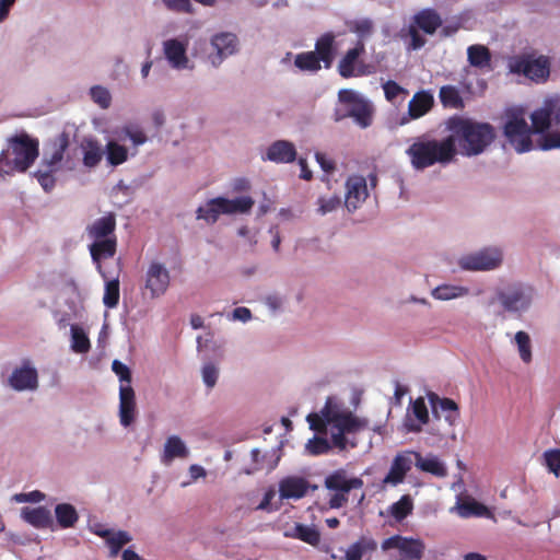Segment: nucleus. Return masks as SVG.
<instances>
[{
	"label": "nucleus",
	"mask_w": 560,
	"mask_h": 560,
	"mask_svg": "<svg viewBox=\"0 0 560 560\" xmlns=\"http://www.w3.org/2000/svg\"><path fill=\"white\" fill-rule=\"evenodd\" d=\"M457 153L455 137L447 136L438 140L428 135L417 137L406 150L411 166L422 171L435 164L446 165L451 163Z\"/></svg>",
	"instance_id": "f257e3e1"
},
{
	"label": "nucleus",
	"mask_w": 560,
	"mask_h": 560,
	"mask_svg": "<svg viewBox=\"0 0 560 560\" xmlns=\"http://www.w3.org/2000/svg\"><path fill=\"white\" fill-rule=\"evenodd\" d=\"M448 129L468 156L482 153L495 138V130L492 125L459 117L450 119Z\"/></svg>",
	"instance_id": "f03ea898"
},
{
	"label": "nucleus",
	"mask_w": 560,
	"mask_h": 560,
	"mask_svg": "<svg viewBox=\"0 0 560 560\" xmlns=\"http://www.w3.org/2000/svg\"><path fill=\"white\" fill-rule=\"evenodd\" d=\"M338 101L346 106V112L336 109L334 114L335 121L351 117L361 128H368L372 125L373 106L361 94L351 89H342L338 92Z\"/></svg>",
	"instance_id": "7ed1b4c3"
},
{
	"label": "nucleus",
	"mask_w": 560,
	"mask_h": 560,
	"mask_svg": "<svg viewBox=\"0 0 560 560\" xmlns=\"http://www.w3.org/2000/svg\"><path fill=\"white\" fill-rule=\"evenodd\" d=\"M549 57L536 51L524 52L511 58L509 68L512 73L524 75L536 83H544L550 75Z\"/></svg>",
	"instance_id": "20e7f679"
},
{
	"label": "nucleus",
	"mask_w": 560,
	"mask_h": 560,
	"mask_svg": "<svg viewBox=\"0 0 560 560\" xmlns=\"http://www.w3.org/2000/svg\"><path fill=\"white\" fill-rule=\"evenodd\" d=\"M324 486L328 491L334 492L328 501L329 508L340 509L348 503L349 492L363 488L364 482L359 477H349L345 469H337L326 476Z\"/></svg>",
	"instance_id": "39448f33"
},
{
	"label": "nucleus",
	"mask_w": 560,
	"mask_h": 560,
	"mask_svg": "<svg viewBox=\"0 0 560 560\" xmlns=\"http://www.w3.org/2000/svg\"><path fill=\"white\" fill-rule=\"evenodd\" d=\"M503 135L508 142L518 153L528 152L533 149L530 138L532 129L528 126L522 112H509L503 126Z\"/></svg>",
	"instance_id": "423d86ee"
},
{
	"label": "nucleus",
	"mask_w": 560,
	"mask_h": 560,
	"mask_svg": "<svg viewBox=\"0 0 560 560\" xmlns=\"http://www.w3.org/2000/svg\"><path fill=\"white\" fill-rule=\"evenodd\" d=\"M327 420L337 429V432L331 433V442L341 451L346 450L348 445L346 434L355 433L366 427L364 420L359 419L350 411H340L336 406H332V413H328Z\"/></svg>",
	"instance_id": "0eeeda50"
},
{
	"label": "nucleus",
	"mask_w": 560,
	"mask_h": 560,
	"mask_svg": "<svg viewBox=\"0 0 560 560\" xmlns=\"http://www.w3.org/2000/svg\"><path fill=\"white\" fill-rule=\"evenodd\" d=\"M365 54V45L360 39L352 48H349L337 65V71L343 79L365 77L373 73V67L365 63L362 56Z\"/></svg>",
	"instance_id": "6e6552de"
},
{
	"label": "nucleus",
	"mask_w": 560,
	"mask_h": 560,
	"mask_svg": "<svg viewBox=\"0 0 560 560\" xmlns=\"http://www.w3.org/2000/svg\"><path fill=\"white\" fill-rule=\"evenodd\" d=\"M13 154V165L11 170L24 173L35 162L39 154V143L37 139H32L28 135L22 133L10 140Z\"/></svg>",
	"instance_id": "1a4fd4ad"
},
{
	"label": "nucleus",
	"mask_w": 560,
	"mask_h": 560,
	"mask_svg": "<svg viewBox=\"0 0 560 560\" xmlns=\"http://www.w3.org/2000/svg\"><path fill=\"white\" fill-rule=\"evenodd\" d=\"M502 262V253L498 248H485L480 252L463 256L459 266L464 270H492Z\"/></svg>",
	"instance_id": "9d476101"
},
{
	"label": "nucleus",
	"mask_w": 560,
	"mask_h": 560,
	"mask_svg": "<svg viewBox=\"0 0 560 560\" xmlns=\"http://www.w3.org/2000/svg\"><path fill=\"white\" fill-rule=\"evenodd\" d=\"M382 549L384 551L398 549L406 559L420 560L423 557L425 546L420 539L394 535L383 540Z\"/></svg>",
	"instance_id": "9b49d317"
},
{
	"label": "nucleus",
	"mask_w": 560,
	"mask_h": 560,
	"mask_svg": "<svg viewBox=\"0 0 560 560\" xmlns=\"http://www.w3.org/2000/svg\"><path fill=\"white\" fill-rule=\"evenodd\" d=\"M416 466L415 451L398 452L390 464L389 470L383 479L385 485L397 486L404 482L407 474Z\"/></svg>",
	"instance_id": "f8f14e48"
},
{
	"label": "nucleus",
	"mask_w": 560,
	"mask_h": 560,
	"mask_svg": "<svg viewBox=\"0 0 560 560\" xmlns=\"http://www.w3.org/2000/svg\"><path fill=\"white\" fill-rule=\"evenodd\" d=\"M170 285V272L161 264L153 261L150 264L145 273V290L150 292V298L155 299L163 295Z\"/></svg>",
	"instance_id": "ddd939ff"
},
{
	"label": "nucleus",
	"mask_w": 560,
	"mask_h": 560,
	"mask_svg": "<svg viewBox=\"0 0 560 560\" xmlns=\"http://www.w3.org/2000/svg\"><path fill=\"white\" fill-rule=\"evenodd\" d=\"M136 394L131 385L119 387V422L124 428L130 427L137 418Z\"/></svg>",
	"instance_id": "4468645a"
},
{
	"label": "nucleus",
	"mask_w": 560,
	"mask_h": 560,
	"mask_svg": "<svg viewBox=\"0 0 560 560\" xmlns=\"http://www.w3.org/2000/svg\"><path fill=\"white\" fill-rule=\"evenodd\" d=\"M341 33L326 32L322 34L315 42V50H313L319 62H323L325 69H330L336 54H337V43L336 39L340 36Z\"/></svg>",
	"instance_id": "2eb2a0df"
},
{
	"label": "nucleus",
	"mask_w": 560,
	"mask_h": 560,
	"mask_svg": "<svg viewBox=\"0 0 560 560\" xmlns=\"http://www.w3.org/2000/svg\"><path fill=\"white\" fill-rule=\"evenodd\" d=\"M346 188L345 205L349 211H354L369 196L366 180L363 176H350Z\"/></svg>",
	"instance_id": "dca6fc26"
},
{
	"label": "nucleus",
	"mask_w": 560,
	"mask_h": 560,
	"mask_svg": "<svg viewBox=\"0 0 560 560\" xmlns=\"http://www.w3.org/2000/svg\"><path fill=\"white\" fill-rule=\"evenodd\" d=\"M89 250L98 272L105 279L106 273L103 271L101 262L102 260L113 258L116 255L117 237L93 241V243L89 245Z\"/></svg>",
	"instance_id": "f3484780"
},
{
	"label": "nucleus",
	"mask_w": 560,
	"mask_h": 560,
	"mask_svg": "<svg viewBox=\"0 0 560 560\" xmlns=\"http://www.w3.org/2000/svg\"><path fill=\"white\" fill-rule=\"evenodd\" d=\"M428 399L432 408L433 415L439 418V410L444 412V419L450 425H455L459 419V407L451 398H441L438 394L430 392Z\"/></svg>",
	"instance_id": "a211bd4d"
},
{
	"label": "nucleus",
	"mask_w": 560,
	"mask_h": 560,
	"mask_svg": "<svg viewBox=\"0 0 560 560\" xmlns=\"http://www.w3.org/2000/svg\"><path fill=\"white\" fill-rule=\"evenodd\" d=\"M116 215L113 212L96 219L92 224L88 225L86 234L93 241L106 240L107 237H117Z\"/></svg>",
	"instance_id": "6ab92c4d"
},
{
	"label": "nucleus",
	"mask_w": 560,
	"mask_h": 560,
	"mask_svg": "<svg viewBox=\"0 0 560 560\" xmlns=\"http://www.w3.org/2000/svg\"><path fill=\"white\" fill-rule=\"evenodd\" d=\"M410 24L428 35H433L443 25V20L435 9L425 8L412 16Z\"/></svg>",
	"instance_id": "aec40b11"
},
{
	"label": "nucleus",
	"mask_w": 560,
	"mask_h": 560,
	"mask_svg": "<svg viewBox=\"0 0 560 560\" xmlns=\"http://www.w3.org/2000/svg\"><path fill=\"white\" fill-rule=\"evenodd\" d=\"M377 549V542L370 536H361L345 552L346 560H371Z\"/></svg>",
	"instance_id": "412c9836"
},
{
	"label": "nucleus",
	"mask_w": 560,
	"mask_h": 560,
	"mask_svg": "<svg viewBox=\"0 0 560 560\" xmlns=\"http://www.w3.org/2000/svg\"><path fill=\"white\" fill-rule=\"evenodd\" d=\"M310 483L302 477H287L279 483L281 499H301L305 497Z\"/></svg>",
	"instance_id": "4be33fe9"
},
{
	"label": "nucleus",
	"mask_w": 560,
	"mask_h": 560,
	"mask_svg": "<svg viewBox=\"0 0 560 560\" xmlns=\"http://www.w3.org/2000/svg\"><path fill=\"white\" fill-rule=\"evenodd\" d=\"M498 298L504 310L509 312H517L524 310L529 304V299L518 287L499 292Z\"/></svg>",
	"instance_id": "5701e85b"
},
{
	"label": "nucleus",
	"mask_w": 560,
	"mask_h": 560,
	"mask_svg": "<svg viewBox=\"0 0 560 560\" xmlns=\"http://www.w3.org/2000/svg\"><path fill=\"white\" fill-rule=\"evenodd\" d=\"M266 158L276 163H291L296 158V150L292 142L278 140L268 148Z\"/></svg>",
	"instance_id": "b1692460"
},
{
	"label": "nucleus",
	"mask_w": 560,
	"mask_h": 560,
	"mask_svg": "<svg viewBox=\"0 0 560 560\" xmlns=\"http://www.w3.org/2000/svg\"><path fill=\"white\" fill-rule=\"evenodd\" d=\"M434 105V97L430 91H419L413 94L408 104V115L411 119H418L428 114Z\"/></svg>",
	"instance_id": "393cba45"
},
{
	"label": "nucleus",
	"mask_w": 560,
	"mask_h": 560,
	"mask_svg": "<svg viewBox=\"0 0 560 560\" xmlns=\"http://www.w3.org/2000/svg\"><path fill=\"white\" fill-rule=\"evenodd\" d=\"M164 54L171 66L175 69H184L187 67L188 58L186 56V47L177 39H168L164 42Z\"/></svg>",
	"instance_id": "a878e982"
},
{
	"label": "nucleus",
	"mask_w": 560,
	"mask_h": 560,
	"mask_svg": "<svg viewBox=\"0 0 560 560\" xmlns=\"http://www.w3.org/2000/svg\"><path fill=\"white\" fill-rule=\"evenodd\" d=\"M9 382L16 390L35 389L37 387V371L33 368L15 369Z\"/></svg>",
	"instance_id": "bb28decb"
},
{
	"label": "nucleus",
	"mask_w": 560,
	"mask_h": 560,
	"mask_svg": "<svg viewBox=\"0 0 560 560\" xmlns=\"http://www.w3.org/2000/svg\"><path fill=\"white\" fill-rule=\"evenodd\" d=\"M411 411L415 418L418 420V422L408 417L405 420L404 425L407 432L419 433L422 430V425L429 422L428 408L422 397H418L416 400L412 401Z\"/></svg>",
	"instance_id": "cd10ccee"
},
{
	"label": "nucleus",
	"mask_w": 560,
	"mask_h": 560,
	"mask_svg": "<svg viewBox=\"0 0 560 560\" xmlns=\"http://www.w3.org/2000/svg\"><path fill=\"white\" fill-rule=\"evenodd\" d=\"M81 148L83 152V165L88 168L96 167L104 155V150L98 140L94 138H84L81 143Z\"/></svg>",
	"instance_id": "c85d7f7f"
},
{
	"label": "nucleus",
	"mask_w": 560,
	"mask_h": 560,
	"mask_svg": "<svg viewBox=\"0 0 560 560\" xmlns=\"http://www.w3.org/2000/svg\"><path fill=\"white\" fill-rule=\"evenodd\" d=\"M22 518L36 528H48L52 525L50 511L45 506L23 508Z\"/></svg>",
	"instance_id": "c756f323"
},
{
	"label": "nucleus",
	"mask_w": 560,
	"mask_h": 560,
	"mask_svg": "<svg viewBox=\"0 0 560 560\" xmlns=\"http://www.w3.org/2000/svg\"><path fill=\"white\" fill-rule=\"evenodd\" d=\"M415 458L416 467L419 470L435 477H445L447 475L445 465L436 456L430 454L423 457L421 453L415 451Z\"/></svg>",
	"instance_id": "7c9ffc66"
},
{
	"label": "nucleus",
	"mask_w": 560,
	"mask_h": 560,
	"mask_svg": "<svg viewBox=\"0 0 560 560\" xmlns=\"http://www.w3.org/2000/svg\"><path fill=\"white\" fill-rule=\"evenodd\" d=\"M52 152L50 153L49 156L45 155L43 161H42V165L45 167V168H48V170H52V171H57L59 168V165L60 163L62 162L63 160V155H65V152L66 150L68 149L69 147V139H68V136H66L65 133H62L55 142H54V145H52Z\"/></svg>",
	"instance_id": "2f4dec72"
},
{
	"label": "nucleus",
	"mask_w": 560,
	"mask_h": 560,
	"mask_svg": "<svg viewBox=\"0 0 560 560\" xmlns=\"http://www.w3.org/2000/svg\"><path fill=\"white\" fill-rule=\"evenodd\" d=\"M211 45L217 50L218 56L222 59L236 51L237 37L232 33H222L213 36Z\"/></svg>",
	"instance_id": "473e14b6"
},
{
	"label": "nucleus",
	"mask_w": 560,
	"mask_h": 560,
	"mask_svg": "<svg viewBox=\"0 0 560 560\" xmlns=\"http://www.w3.org/2000/svg\"><path fill=\"white\" fill-rule=\"evenodd\" d=\"M188 456V450L185 443L177 435L170 436L164 445V453L162 459L164 463H170L174 458H185Z\"/></svg>",
	"instance_id": "72a5a7b5"
},
{
	"label": "nucleus",
	"mask_w": 560,
	"mask_h": 560,
	"mask_svg": "<svg viewBox=\"0 0 560 560\" xmlns=\"http://www.w3.org/2000/svg\"><path fill=\"white\" fill-rule=\"evenodd\" d=\"M220 199H223V197L210 199L206 206L199 207L196 211L197 219L205 220L210 224L215 223L219 219V215L224 214L223 206H221Z\"/></svg>",
	"instance_id": "f704fd0d"
},
{
	"label": "nucleus",
	"mask_w": 560,
	"mask_h": 560,
	"mask_svg": "<svg viewBox=\"0 0 560 560\" xmlns=\"http://www.w3.org/2000/svg\"><path fill=\"white\" fill-rule=\"evenodd\" d=\"M467 57L470 66L483 69L490 67L491 52L488 47L483 45H471L467 48Z\"/></svg>",
	"instance_id": "c9c22d12"
},
{
	"label": "nucleus",
	"mask_w": 560,
	"mask_h": 560,
	"mask_svg": "<svg viewBox=\"0 0 560 560\" xmlns=\"http://www.w3.org/2000/svg\"><path fill=\"white\" fill-rule=\"evenodd\" d=\"M55 515L61 528H71L79 520L75 508L70 503H60L55 508Z\"/></svg>",
	"instance_id": "e433bc0d"
},
{
	"label": "nucleus",
	"mask_w": 560,
	"mask_h": 560,
	"mask_svg": "<svg viewBox=\"0 0 560 560\" xmlns=\"http://www.w3.org/2000/svg\"><path fill=\"white\" fill-rule=\"evenodd\" d=\"M439 97L444 107L462 109L464 107V101L459 94V91L454 85H443L440 89Z\"/></svg>",
	"instance_id": "4c0bfd02"
},
{
	"label": "nucleus",
	"mask_w": 560,
	"mask_h": 560,
	"mask_svg": "<svg viewBox=\"0 0 560 560\" xmlns=\"http://www.w3.org/2000/svg\"><path fill=\"white\" fill-rule=\"evenodd\" d=\"M220 202L223 206L224 214L246 213L254 206V200L250 197H240L233 200L223 198L220 199Z\"/></svg>",
	"instance_id": "58836bf2"
},
{
	"label": "nucleus",
	"mask_w": 560,
	"mask_h": 560,
	"mask_svg": "<svg viewBox=\"0 0 560 560\" xmlns=\"http://www.w3.org/2000/svg\"><path fill=\"white\" fill-rule=\"evenodd\" d=\"M328 413H332V405L330 399L326 401L325 407L322 409L320 415L318 413H310L307 416V421L310 423V428L316 432L323 433L326 431L327 425L330 424L327 420Z\"/></svg>",
	"instance_id": "ea45409f"
},
{
	"label": "nucleus",
	"mask_w": 560,
	"mask_h": 560,
	"mask_svg": "<svg viewBox=\"0 0 560 560\" xmlns=\"http://www.w3.org/2000/svg\"><path fill=\"white\" fill-rule=\"evenodd\" d=\"M105 152L112 166H118L128 160V149L114 140L107 142Z\"/></svg>",
	"instance_id": "a19ab883"
},
{
	"label": "nucleus",
	"mask_w": 560,
	"mask_h": 560,
	"mask_svg": "<svg viewBox=\"0 0 560 560\" xmlns=\"http://www.w3.org/2000/svg\"><path fill=\"white\" fill-rule=\"evenodd\" d=\"M413 501L409 494H404L397 502L389 506V514L397 522L404 521L412 513Z\"/></svg>",
	"instance_id": "79ce46f5"
},
{
	"label": "nucleus",
	"mask_w": 560,
	"mask_h": 560,
	"mask_svg": "<svg viewBox=\"0 0 560 560\" xmlns=\"http://www.w3.org/2000/svg\"><path fill=\"white\" fill-rule=\"evenodd\" d=\"M468 288L452 284H441L432 291V296L436 300L447 301L468 294Z\"/></svg>",
	"instance_id": "37998d69"
},
{
	"label": "nucleus",
	"mask_w": 560,
	"mask_h": 560,
	"mask_svg": "<svg viewBox=\"0 0 560 560\" xmlns=\"http://www.w3.org/2000/svg\"><path fill=\"white\" fill-rule=\"evenodd\" d=\"M532 120V133H545L551 126V112L547 108H540L535 110L530 115Z\"/></svg>",
	"instance_id": "c03bdc74"
},
{
	"label": "nucleus",
	"mask_w": 560,
	"mask_h": 560,
	"mask_svg": "<svg viewBox=\"0 0 560 560\" xmlns=\"http://www.w3.org/2000/svg\"><path fill=\"white\" fill-rule=\"evenodd\" d=\"M294 65L301 71L317 72L322 69V63L314 51L298 54L294 59Z\"/></svg>",
	"instance_id": "a18cd8bd"
},
{
	"label": "nucleus",
	"mask_w": 560,
	"mask_h": 560,
	"mask_svg": "<svg viewBox=\"0 0 560 560\" xmlns=\"http://www.w3.org/2000/svg\"><path fill=\"white\" fill-rule=\"evenodd\" d=\"M71 348L77 353H86L91 349L89 337L78 325L71 326Z\"/></svg>",
	"instance_id": "49530a36"
},
{
	"label": "nucleus",
	"mask_w": 560,
	"mask_h": 560,
	"mask_svg": "<svg viewBox=\"0 0 560 560\" xmlns=\"http://www.w3.org/2000/svg\"><path fill=\"white\" fill-rule=\"evenodd\" d=\"M458 514L462 517L470 516H488L490 514L488 508L475 500H466L458 504Z\"/></svg>",
	"instance_id": "de8ad7c7"
},
{
	"label": "nucleus",
	"mask_w": 560,
	"mask_h": 560,
	"mask_svg": "<svg viewBox=\"0 0 560 560\" xmlns=\"http://www.w3.org/2000/svg\"><path fill=\"white\" fill-rule=\"evenodd\" d=\"M294 537L312 546H317L320 541V533L318 529L304 524L295 525Z\"/></svg>",
	"instance_id": "09e8293b"
},
{
	"label": "nucleus",
	"mask_w": 560,
	"mask_h": 560,
	"mask_svg": "<svg viewBox=\"0 0 560 560\" xmlns=\"http://www.w3.org/2000/svg\"><path fill=\"white\" fill-rule=\"evenodd\" d=\"M131 539V536L125 530L110 532V536L105 539L110 549V557H117L122 546L130 542Z\"/></svg>",
	"instance_id": "8fccbe9b"
},
{
	"label": "nucleus",
	"mask_w": 560,
	"mask_h": 560,
	"mask_svg": "<svg viewBox=\"0 0 560 560\" xmlns=\"http://www.w3.org/2000/svg\"><path fill=\"white\" fill-rule=\"evenodd\" d=\"M103 303L108 308H114L119 303V280L112 279L106 282Z\"/></svg>",
	"instance_id": "3c124183"
},
{
	"label": "nucleus",
	"mask_w": 560,
	"mask_h": 560,
	"mask_svg": "<svg viewBox=\"0 0 560 560\" xmlns=\"http://www.w3.org/2000/svg\"><path fill=\"white\" fill-rule=\"evenodd\" d=\"M515 342L518 348L520 357L525 363H529L532 361V346L530 338L525 331H517L515 334Z\"/></svg>",
	"instance_id": "603ef678"
},
{
	"label": "nucleus",
	"mask_w": 560,
	"mask_h": 560,
	"mask_svg": "<svg viewBox=\"0 0 560 560\" xmlns=\"http://www.w3.org/2000/svg\"><path fill=\"white\" fill-rule=\"evenodd\" d=\"M542 457L547 468L558 477L560 475V450H547L544 452Z\"/></svg>",
	"instance_id": "864d4df0"
},
{
	"label": "nucleus",
	"mask_w": 560,
	"mask_h": 560,
	"mask_svg": "<svg viewBox=\"0 0 560 560\" xmlns=\"http://www.w3.org/2000/svg\"><path fill=\"white\" fill-rule=\"evenodd\" d=\"M317 205L318 213L324 215L338 209L341 206V198L337 195H332L330 197H319Z\"/></svg>",
	"instance_id": "5fc2aeb1"
},
{
	"label": "nucleus",
	"mask_w": 560,
	"mask_h": 560,
	"mask_svg": "<svg viewBox=\"0 0 560 560\" xmlns=\"http://www.w3.org/2000/svg\"><path fill=\"white\" fill-rule=\"evenodd\" d=\"M538 148L544 151L560 149V131L542 133L538 141Z\"/></svg>",
	"instance_id": "6e6d98bb"
},
{
	"label": "nucleus",
	"mask_w": 560,
	"mask_h": 560,
	"mask_svg": "<svg viewBox=\"0 0 560 560\" xmlns=\"http://www.w3.org/2000/svg\"><path fill=\"white\" fill-rule=\"evenodd\" d=\"M383 91L385 98L390 103H394L399 95L408 94V91L406 89H404L396 81L393 80H388L383 84Z\"/></svg>",
	"instance_id": "4d7b16f0"
},
{
	"label": "nucleus",
	"mask_w": 560,
	"mask_h": 560,
	"mask_svg": "<svg viewBox=\"0 0 560 560\" xmlns=\"http://www.w3.org/2000/svg\"><path fill=\"white\" fill-rule=\"evenodd\" d=\"M90 94L92 100L102 108H107L110 105L112 97L107 89L96 85L91 88Z\"/></svg>",
	"instance_id": "13d9d810"
},
{
	"label": "nucleus",
	"mask_w": 560,
	"mask_h": 560,
	"mask_svg": "<svg viewBox=\"0 0 560 560\" xmlns=\"http://www.w3.org/2000/svg\"><path fill=\"white\" fill-rule=\"evenodd\" d=\"M56 171L52 170H38L35 172L34 176L37 178L39 185L43 187L45 191H50L56 184V178L54 177V173Z\"/></svg>",
	"instance_id": "bf43d9fd"
},
{
	"label": "nucleus",
	"mask_w": 560,
	"mask_h": 560,
	"mask_svg": "<svg viewBox=\"0 0 560 560\" xmlns=\"http://www.w3.org/2000/svg\"><path fill=\"white\" fill-rule=\"evenodd\" d=\"M347 26L351 32L358 34L360 37L370 35L373 30V23L369 19L347 22Z\"/></svg>",
	"instance_id": "052dcab7"
},
{
	"label": "nucleus",
	"mask_w": 560,
	"mask_h": 560,
	"mask_svg": "<svg viewBox=\"0 0 560 560\" xmlns=\"http://www.w3.org/2000/svg\"><path fill=\"white\" fill-rule=\"evenodd\" d=\"M202 381L208 388H213L219 377V369L211 362L202 366Z\"/></svg>",
	"instance_id": "680f3d73"
},
{
	"label": "nucleus",
	"mask_w": 560,
	"mask_h": 560,
	"mask_svg": "<svg viewBox=\"0 0 560 560\" xmlns=\"http://www.w3.org/2000/svg\"><path fill=\"white\" fill-rule=\"evenodd\" d=\"M114 373L119 377L121 384L131 385L132 376L130 369L118 360H114L112 364Z\"/></svg>",
	"instance_id": "e2e57ef3"
},
{
	"label": "nucleus",
	"mask_w": 560,
	"mask_h": 560,
	"mask_svg": "<svg viewBox=\"0 0 560 560\" xmlns=\"http://www.w3.org/2000/svg\"><path fill=\"white\" fill-rule=\"evenodd\" d=\"M307 450L313 455L326 454L330 450L328 441L324 438H314L307 443Z\"/></svg>",
	"instance_id": "0e129e2a"
},
{
	"label": "nucleus",
	"mask_w": 560,
	"mask_h": 560,
	"mask_svg": "<svg viewBox=\"0 0 560 560\" xmlns=\"http://www.w3.org/2000/svg\"><path fill=\"white\" fill-rule=\"evenodd\" d=\"M164 5L173 12L177 13H191L192 5L190 0H162Z\"/></svg>",
	"instance_id": "69168bd1"
},
{
	"label": "nucleus",
	"mask_w": 560,
	"mask_h": 560,
	"mask_svg": "<svg viewBox=\"0 0 560 560\" xmlns=\"http://www.w3.org/2000/svg\"><path fill=\"white\" fill-rule=\"evenodd\" d=\"M408 35L410 36V43L409 48L417 50L422 48L427 40L425 38L420 34V31L417 26H412L411 24L408 26Z\"/></svg>",
	"instance_id": "338daca9"
},
{
	"label": "nucleus",
	"mask_w": 560,
	"mask_h": 560,
	"mask_svg": "<svg viewBox=\"0 0 560 560\" xmlns=\"http://www.w3.org/2000/svg\"><path fill=\"white\" fill-rule=\"evenodd\" d=\"M126 135L135 145L143 144L147 141L145 133L139 128H127Z\"/></svg>",
	"instance_id": "774afa93"
}]
</instances>
